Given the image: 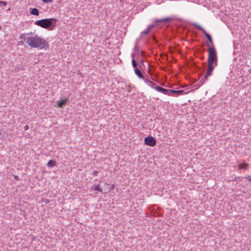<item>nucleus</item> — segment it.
<instances>
[{
	"label": "nucleus",
	"instance_id": "obj_1",
	"mask_svg": "<svg viewBox=\"0 0 251 251\" xmlns=\"http://www.w3.org/2000/svg\"><path fill=\"white\" fill-rule=\"evenodd\" d=\"M26 43L31 48L43 49L48 48L49 45L45 40L35 35L34 36L27 37Z\"/></svg>",
	"mask_w": 251,
	"mask_h": 251
},
{
	"label": "nucleus",
	"instance_id": "obj_2",
	"mask_svg": "<svg viewBox=\"0 0 251 251\" xmlns=\"http://www.w3.org/2000/svg\"><path fill=\"white\" fill-rule=\"evenodd\" d=\"M57 20L54 18L44 19L35 21V25L47 29L50 26H55Z\"/></svg>",
	"mask_w": 251,
	"mask_h": 251
},
{
	"label": "nucleus",
	"instance_id": "obj_3",
	"mask_svg": "<svg viewBox=\"0 0 251 251\" xmlns=\"http://www.w3.org/2000/svg\"><path fill=\"white\" fill-rule=\"evenodd\" d=\"M206 45L208 51V63L214 64L215 66H217L218 58L216 50L214 47L210 46L208 44Z\"/></svg>",
	"mask_w": 251,
	"mask_h": 251
},
{
	"label": "nucleus",
	"instance_id": "obj_4",
	"mask_svg": "<svg viewBox=\"0 0 251 251\" xmlns=\"http://www.w3.org/2000/svg\"><path fill=\"white\" fill-rule=\"evenodd\" d=\"M214 64L208 63V68L207 69V72L205 75L204 77L201 79V80L200 81V86L202 85L205 81L208 80V78L209 76L211 75L212 73L214 70Z\"/></svg>",
	"mask_w": 251,
	"mask_h": 251
},
{
	"label": "nucleus",
	"instance_id": "obj_5",
	"mask_svg": "<svg viewBox=\"0 0 251 251\" xmlns=\"http://www.w3.org/2000/svg\"><path fill=\"white\" fill-rule=\"evenodd\" d=\"M193 25L195 26V27H196L197 28H198L200 30H201L204 33L205 36L207 38L208 40L209 41V42L212 45V47H213V41H212V37L210 36V35L208 33H207L206 32V31L201 25H200L198 24H196V23L194 24Z\"/></svg>",
	"mask_w": 251,
	"mask_h": 251
},
{
	"label": "nucleus",
	"instance_id": "obj_6",
	"mask_svg": "<svg viewBox=\"0 0 251 251\" xmlns=\"http://www.w3.org/2000/svg\"><path fill=\"white\" fill-rule=\"evenodd\" d=\"M193 25L195 26V27H196L197 28H198L200 30H201L204 33L205 36L207 38L208 40L209 41V42L212 45V47H213V41H212V37L210 36V35L208 33H207L206 32V31L201 25H200L198 24H196V23L194 24Z\"/></svg>",
	"mask_w": 251,
	"mask_h": 251
},
{
	"label": "nucleus",
	"instance_id": "obj_7",
	"mask_svg": "<svg viewBox=\"0 0 251 251\" xmlns=\"http://www.w3.org/2000/svg\"><path fill=\"white\" fill-rule=\"evenodd\" d=\"M144 142L146 145L153 147L155 145L156 141L154 137L148 136L145 138Z\"/></svg>",
	"mask_w": 251,
	"mask_h": 251
},
{
	"label": "nucleus",
	"instance_id": "obj_8",
	"mask_svg": "<svg viewBox=\"0 0 251 251\" xmlns=\"http://www.w3.org/2000/svg\"><path fill=\"white\" fill-rule=\"evenodd\" d=\"M155 89L157 91H158L159 92H161L164 94H169L170 93V91H169L170 89H165V88H163L159 86H156L155 87Z\"/></svg>",
	"mask_w": 251,
	"mask_h": 251
},
{
	"label": "nucleus",
	"instance_id": "obj_9",
	"mask_svg": "<svg viewBox=\"0 0 251 251\" xmlns=\"http://www.w3.org/2000/svg\"><path fill=\"white\" fill-rule=\"evenodd\" d=\"M135 74L138 76L140 78L143 79V80H145V76L143 75L141 71L138 68H135L134 70Z\"/></svg>",
	"mask_w": 251,
	"mask_h": 251
},
{
	"label": "nucleus",
	"instance_id": "obj_10",
	"mask_svg": "<svg viewBox=\"0 0 251 251\" xmlns=\"http://www.w3.org/2000/svg\"><path fill=\"white\" fill-rule=\"evenodd\" d=\"M169 91H170V93L176 94H177V95H182L184 93V90H175L170 89V90H169Z\"/></svg>",
	"mask_w": 251,
	"mask_h": 251
},
{
	"label": "nucleus",
	"instance_id": "obj_11",
	"mask_svg": "<svg viewBox=\"0 0 251 251\" xmlns=\"http://www.w3.org/2000/svg\"><path fill=\"white\" fill-rule=\"evenodd\" d=\"M67 101H68V99H63V100L58 102L57 105L59 107L62 108L66 104Z\"/></svg>",
	"mask_w": 251,
	"mask_h": 251
},
{
	"label": "nucleus",
	"instance_id": "obj_12",
	"mask_svg": "<svg viewBox=\"0 0 251 251\" xmlns=\"http://www.w3.org/2000/svg\"><path fill=\"white\" fill-rule=\"evenodd\" d=\"M172 19L171 18H166L161 19H156L155 20V23H157L159 22H169L171 21H172Z\"/></svg>",
	"mask_w": 251,
	"mask_h": 251
},
{
	"label": "nucleus",
	"instance_id": "obj_13",
	"mask_svg": "<svg viewBox=\"0 0 251 251\" xmlns=\"http://www.w3.org/2000/svg\"><path fill=\"white\" fill-rule=\"evenodd\" d=\"M30 14L33 15L38 16L39 15V13L38 10L37 8H34L31 9Z\"/></svg>",
	"mask_w": 251,
	"mask_h": 251
},
{
	"label": "nucleus",
	"instance_id": "obj_14",
	"mask_svg": "<svg viewBox=\"0 0 251 251\" xmlns=\"http://www.w3.org/2000/svg\"><path fill=\"white\" fill-rule=\"evenodd\" d=\"M47 165L48 167H53L54 166H55L56 165L55 161L53 160H50L48 162Z\"/></svg>",
	"mask_w": 251,
	"mask_h": 251
},
{
	"label": "nucleus",
	"instance_id": "obj_15",
	"mask_svg": "<svg viewBox=\"0 0 251 251\" xmlns=\"http://www.w3.org/2000/svg\"><path fill=\"white\" fill-rule=\"evenodd\" d=\"M248 167V164L242 163L239 165L238 168L240 169H246Z\"/></svg>",
	"mask_w": 251,
	"mask_h": 251
},
{
	"label": "nucleus",
	"instance_id": "obj_16",
	"mask_svg": "<svg viewBox=\"0 0 251 251\" xmlns=\"http://www.w3.org/2000/svg\"><path fill=\"white\" fill-rule=\"evenodd\" d=\"M132 65L133 67L135 68V69L137 68V63L136 61L135 60V59L134 58H132Z\"/></svg>",
	"mask_w": 251,
	"mask_h": 251
},
{
	"label": "nucleus",
	"instance_id": "obj_17",
	"mask_svg": "<svg viewBox=\"0 0 251 251\" xmlns=\"http://www.w3.org/2000/svg\"><path fill=\"white\" fill-rule=\"evenodd\" d=\"M20 38V39L24 40H25L27 39V38H26L25 34H24V33L22 34L20 36V38Z\"/></svg>",
	"mask_w": 251,
	"mask_h": 251
},
{
	"label": "nucleus",
	"instance_id": "obj_18",
	"mask_svg": "<svg viewBox=\"0 0 251 251\" xmlns=\"http://www.w3.org/2000/svg\"><path fill=\"white\" fill-rule=\"evenodd\" d=\"M95 188L94 189L95 190L98 191L99 192H102V189H100L99 187V185H97L95 186Z\"/></svg>",
	"mask_w": 251,
	"mask_h": 251
},
{
	"label": "nucleus",
	"instance_id": "obj_19",
	"mask_svg": "<svg viewBox=\"0 0 251 251\" xmlns=\"http://www.w3.org/2000/svg\"><path fill=\"white\" fill-rule=\"evenodd\" d=\"M139 67L141 69H142V66H144L143 60L142 59H141L140 60H139Z\"/></svg>",
	"mask_w": 251,
	"mask_h": 251
},
{
	"label": "nucleus",
	"instance_id": "obj_20",
	"mask_svg": "<svg viewBox=\"0 0 251 251\" xmlns=\"http://www.w3.org/2000/svg\"><path fill=\"white\" fill-rule=\"evenodd\" d=\"M146 83L147 82H149V83H150L151 84H152V85H155V83H154V82L149 80L147 78H145V80H144Z\"/></svg>",
	"mask_w": 251,
	"mask_h": 251
},
{
	"label": "nucleus",
	"instance_id": "obj_21",
	"mask_svg": "<svg viewBox=\"0 0 251 251\" xmlns=\"http://www.w3.org/2000/svg\"><path fill=\"white\" fill-rule=\"evenodd\" d=\"M150 31V28H147L146 30L144 31L142 33L145 35L148 34V33Z\"/></svg>",
	"mask_w": 251,
	"mask_h": 251
},
{
	"label": "nucleus",
	"instance_id": "obj_22",
	"mask_svg": "<svg viewBox=\"0 0 251 251\" xmlns=\"http://www.w3.org/2000/svg\"><path fill=\"white\" fill-rule=\"evenodd\" d=\"M244 178L245 179H247L249 180V181H251V176H250V175L247 176Z\"/></svg>",
	"mask_w": 251,
	"mask_h": 251
},
{
	"label": "nucleus",
	"instance_id": "obj_23",
	"mask_svg": "<svg viewBox=\"0 0 251 251\" xmlns=\"http://www.w3.org/2000/svg\"><path fill=\"white\" fill-rule=\"evenodd\" d=\"M42 1L44 3H50V2H51L53 0H42Z\"/></svg>",
	"mask_w": 251,
	"mask_h": 251
},
{
	"label": "nucleus",
	"instance_id": "obj_24",
	"mask_svg": "<svg viewBox=\"0 0 251 251\" xmlns=\"http://www.w3.org/2000/svg\"><path fill=\"white\" fill-rule=\"evenodd\" d=\"M7 4L6 2L0 1V6L1 5H6Z\"/></svg>",
	"mask_w": 251,
	"mask_h": 251
},
{
	"label": "nucleus",
	"instance_id": "obj_25",
	"mask_svg": "<svg viewBox=\"0 0 251 251\" xmlns=\"http://www.w3.org/2000/svg\"><path fill=\"white\" fill-rule=\"evenodd\" d=\"M154 26V25L153 24L152 25H151L149 26H148V28H150V30L151 31V28Z\"/></svg>",
	"mask_w": 251,
	"mask_h": 251
},
{
	"label": "nucleus",
	"instance_id": "obj_26",
	"mask_svg": "<svg viewBox=\"0 0 251 251\" xmlns=\"http://www.w3.org/2000/svg\"><path fill=\"white\" fill-rule=\"evenodd\" d=\"M152 39L154 42H157V40L154 36H152Z\"/></svg>",
	"mask_w": 251,
	"mask_h": 251
},
{
	"label": "nucleus",
	"instance_id": "obj_27",
	"mask_svg": "<svg viewBox=\"0 0 251 251\" xmlns=\"http://www.w3.org/2000/svg\"><path fill=\"white\" fill-rule=\"evenodd\" d=\"M28 128H29V127H28V126H27V125H26V126H25V127H24V129H25V130H28Z\"/></svg>",
	"mask_w": 251,
	"mask_h": 251
},
{
	"label": "nucleus",
	"instance_id": "obj_28",
	"mask_svg": "<svg viewBox=\"0 0 251 251\" xmlns=\"http://www.w3.org/2000/svg\"><path fill=\"white\" fill-rule=\"evenodd\" d=\"M134 55H135V53H132V54H131V57L133 58V57H134Z\"/></svg>",
	"mask_w": 251,
	"mask_h": 251
},
{
	"label": "nucleus",
	"instance_id": "obj_29",
	"mask_svg": "<svg viewBox=\"0 0 251 251\" xmlns=\"http://www.w3.org/2000/svg\"><path fill=\"white\" fill-rule=\"evenodd\" d=\"M144 53H145V52H144V51H142V54H144Z\"/></svg>",
	"mask_w": 251,
	"mask_h": 251
},
{
	"label": "nucleus",
	"instance_id": "obj_30",
	"mask_svg": "<svg viewBox=\"0 0 251 251\" xmlns=\"http://www.w3.org/2000/svg\"><path fill=\"white\" fill-rule=\"evenodd\" d=\"M30 34H32V33H27V35H30Z\"/></svg>",
	"mask_w": 251,
	"mask_h": 251
},
{
	"label": "nucleus",
	"instance_id": "obj_31",
	"mask_svg": "<svg viewBox=\"0 0 251 251\" xmlns=\"http://www.w3.org/2000/svg\"><path fill=\"white\" fill-rule=\"evenodd\" d=\"M1 28H2L1 25H0V30H1Z\"/></svg>",
	"mask_w": 251,
	"mask_h": 251
},
{
	"label": "nucleus",
	"instance_id": "obj_32",
	"mask_svg": "<svg viewBox=\"0 0 251 251\" xmlns=\"http://www.w3.org/2000/svg\"><path fill=\"white\" fill-rule=\"evenodd\" d=\"M19 43H20L21 44H23V42L22 41L21 42V41H19Z\"/></svg>",
	"mask_w": 251,
	"mask_h": 251
},
{
	"label": "nucleus",
	"instance_id": "obj_33",
	"mask_svg": "<svg viewBox=\"0 0 251 251\" xmlns=\"http://www.w3.org/2000/svg\"><path fill=\"white\" fill-rule=\"evenodd\" d=\"M19 43H20L21 44H23V42L22 41L21 42V41H19Z\"/></svg>",
	"mask_w": 251,
	"mask_h": 251
},
{
	"label": "nucleus",
	"instance_id": "obj_34",
	"mask_svg": "<svg viewBox=\"0 0 251 251\" xmlns=\"http://www.w3.org/2000/svg\"><path fill=\"white\" fill-rule=\"evenodd\" d=\"M19 43H20L21 44H23V42L22 41L21 42V41H19Z\"/></svg>",
	"mask_w": 251,
	"mask_h": 251
}]
</instances>
